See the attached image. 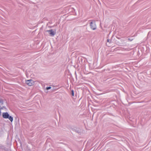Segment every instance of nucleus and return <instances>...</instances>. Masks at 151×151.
Here are the masks:
<instances>
[{"mask_svg":"<svg viewBox=\"0 0 151 151\" xmlns=\"http://www.w3.org/2000/svg\"><path fill=\"white\" fill-rule=\"evenodd\" d=\"M2 116L3 118H4L9 119L11 122H12L13 121V117L11 116H9L7 112L3 113Z\"/></svg>","mask_w":151,"mask_h":151,"instance_id":"nucleus-1","label":"nucleus"},{"mask_svg":"<svg viewBox=\"0 0 151 151\" xmlns=\"http://www.w3.org/2000/svg\"><path fill=\"white\" fill-rule=\"evenodd\" d=\"M26 83L28 86H32L34 84V82L32 80H27Z\"/></svg>","mask_w":151,"mask_h":151,"instance_id":"nucleus-2","label":"nucleus"},{"mask_svg":"<svg viewBox=\"0 0 151 151\" xmlns=\"http://www.w3.org/2000/svg\"><path fill=\"white\" fill-rule=\"evenodd\" d=\"M91 28L93 30H94L96 29V25L95 22H91L90 23Z\"/></svg>","mask_w":151,"mask_h":151,"instance_id":"nucleus-3","label":"nucleus"},{"mask_svg":"<svg viewBox=\"0 0 151 151\" xmlns=\"http://www.w3.org/2000/svg\"><path fill=\"white\" fill-rule=\"evenodd\" d=\"M47 32L49 33V34L51 36H53L55 34V32L52 29L50 30H47Z\"/></svg>","mask_w":151,"mask_h":151,"instance_id":"nucleus-4","label":"nucleus"},{"mask_svg":"<svg viewBox=\"0 0 151 151\" xmlns=\"http://www.w3.org/2000/svg\"><path fill=\"white\" fill-rule=\"evenodd\" d=\"M0 103H1L3 104V101L2 99H0Z\"/></svg>","mask_w":151,"mask_h":151,"instance_id":"nucleus-5","label":"nucleus"},{"mask_svg":"<svg viewBox=\"0 0 151 151\" xmlns=\"http://www.w3.org/2000/svg\"><path fill=\"white\" fill-rule=\"evenodd\" d=\"M51 88V87H46V89L47 90H49Z\"/></svg>","mask_w":151,"mask_h":151,"instance_id":"nucleus-6","label":"nucleus"},{"mask_svg":"<svg viewBox=\"0 0 151 151\" xmlns=\"http://www.w3.org/2000/svg\"><path fill=\"white\" fill-rule=\"evenodd\" d=\"M72 95L73 96H74V92H73V90L72 91Z\"/></svg>","mask_w":151,"mask_h":151,"instance_id":"nucleus-7","label":"nucleus"},{"mask_svg":"<svg viewBox=\"0 0 151 151\" xmlns=\"http://www.w3.org/2000/svg\"><path fill=\"white\" fill-rule=\"evenodd\" d=\"M107 41H108V42H109V40H107Z\"/></svg>","mask_w":151,"mask_h":151,"instance_id":"nucleus-8","label":"nucleus"}]
</instances>
